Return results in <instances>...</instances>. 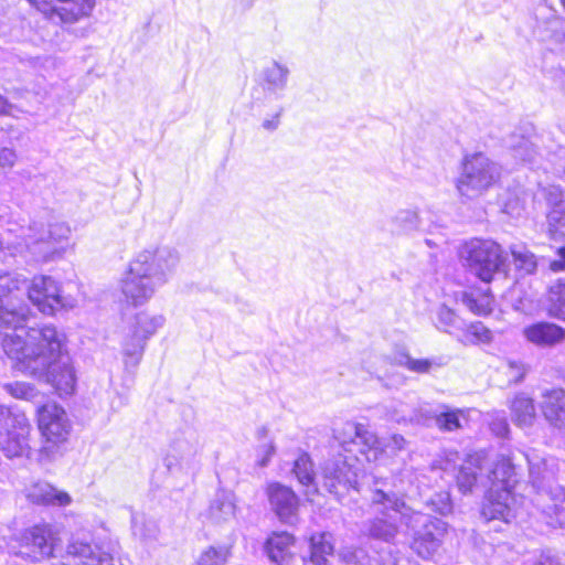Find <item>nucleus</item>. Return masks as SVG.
<instances>
[{"mask_svg": "<svg viewBox=\"0 0 565 565\" xmlns=\"http://www.w3.org/2000/svg\"><path fill=\"white\" fill-rule=\"evenodd\" d=\"M257 460L256 465L260 468H265L269 465L271 458L276 454V446L273 440L267 444L259 445L256 449Z\"/></svg>", "mask_w": 565, "mask_h": 565, "instance_id": "obj_45", "label": "nucleus"}, {"mask_svg": "<svg viewBox=\"0 0 565 565\" xmlns=\"http://www.w3.org/2000/svg\"><path fill=\"white\" fill-rule=\"evenodd\" d=\"M230 556V548L226 546H210L203 551L194 565H225Z\"/></svg>", "mask_w": 565, "mask_h": 565, "instance_id": "obj_37", "label": "nucleus"}, {"mask_svg": "<svg viewBox=\"0 0 565 565\" xmlns=\"http://www.w3.org/2000/svg\"><path fill=\"white\" fill-rule=\"evenodd\" d=\"M436 425L446 431H454L461 427L460 414L455 411L443 412L434 415Z\"/></svg>", "mask_w": 565, "mask_h": 565, "instance_id": "obj_41", "label": "nucleus"}, {"mask_svg": "<svg viewBox=\"0 0 565 565\" xmlns=\"http://www.w3.org/2000/svg\"><path fill=\"white\" fill-rule=\"evenodd\" d=\"M341 558L349 565H396V559L390 555L385 561L380 562L371 557L362 547H347L341 552Z\"/></svg>", "mask_w": 565, "mask_h": 565, "instance_id": "obj_31", "label": "nucleus"}, {"mask_svg": "<svg viewBox=\"0 0 565 565\" xmlns=\"http://www.w3.org/2000/svg\"><path fill=\"white\" fill-rule=\"evenodd\" d=\"M31 425L22 412L0 405V451L8 458L30 455Z\"/></svg>", "mask_w": 565, "mask_h": 565, "instance_id": "obj_12", "label": "nucleus"}, {"mask_svg": "<svg viewBox=\"0 0 565 565\" xmlns=\"http://www.w3.org/2000/svg\"><path fill=\"white\" fill-rule=\"evenodd\" d=\"M49 383L60 396H70L75 392L77 375L68 353L53 359L41 374H30Z\"/></svg>", "mask_w": 565, "mask_h": 565, "instance_id": "obj_14", "label": "nucleus"}, {"mask_svg": "<svg viewBox=\"0 0 565 565\" xmlns=\"http://www.w3.org/2000/svg\"><path fill=\"white\" fill-rule=\"evenodd\" d=\"M443 364L438 359H413L411 358L407 370L418 374H427L434 367H440Z\"/></svg>", "mask_w": 565, "mask_h": 565, "instance_id": "obj_42", "label": "nucleus"}, {"mask_svg": "<svg viewBox=\"0 0 565 565\" xmlns=\"http://www.w3.org/2000/svg\"><path fill=\"white\" fill-rule=\"evenodd\" d=\"M438 467H439L440 469L445 470V471H447V470H449V469H451V468H452V467H451V465H450V461H449V460H447V461L445 462V465H441V463H440Z\"/></svg>", "mask_w": 565, "mask_h": 565, "instance_id": "obj_62", "label": "nucleus"}, {"mask_svg": "<svg viewBox=\"0 0 565 565\" xmlns=\"http://www.w3.org/2000/svg\"><path fill=\"white\" fill-rule=\"evenodd\" d=\"M292 473L302 486H317L313 463L307 452H301L295 460Z\"/></svg>", "mask_w": 565, "mask_h": 565, "instance_id": "obj_33", "label": "nucleus"}, {"mask_svg": "<svg viewBox=\"0 0 565 565\" xmlns=\"http://www.w3.org/2000/svg\"><path fill=\"white\" fill-rule=\"evenodd\" d=\"M483 466L479 455L471 456L459 469L457 484L461 492L483 489V494H513L518 483L516 472L511 460L499 456L491 469L483 476Z\"/></svg>", "mask_w": 565, "mask_h": 565, "instance_id": "obj_5", "label": "nucleus"}, {"mask_svg": "<svg viewBox=\"0 0 565 565\" xmlns=\"http://www.w3.org/2000/svg\"><path fill=\"white\" fill-rule=\"evenodd\" d=\"M501 175V167L482 152L465 156L457 190L461 196L476 199L494 185Z\"/></svg>", "mask_w": 565, "mask_h": 565, "instance_id": "obj_10", "label": "nucleus"}, {"mask_svg": "<svg viewBox=\"0 0 565 565\" xmlns=\"http://www.w3.org/2000/svg\"><path fill=\"white\" fill-rule=\"evenodd\" d=\"M527 302H529L527 299H523L520 297V298H518V300H515L513 302L512 306H513L514 310L525 312L530 309V306Z\"/></svg>", "mask_w": 565, "mask_h": 565, "instance_id": "obj_59", "label": "nucleus"}, {"mask_svg": "<svg viewBox=\"0 0 565 565\" xmlns=\"http://www.w3.org/2000/svg\"><path fill=\"white\" fill-rule=\"evenodd\" d=\"M535 565H559L557 559L548 554L542 553Z\"/></svg>", "mask_w": 565, "mask_h": 565, "instance_id": "obj_58", "label": "nucleus"}, {"mask_svg": "<svg viewBox=\"0 0 565 565\" xmlns=\"http://www.w3.org/2000/svg\"><path fill=\"white\" fill-rule=\"evenodd\" d=\"M333 554L332 535L330 533H318L310 537L309 565H326L328 556ZM303 562L307 563L306 558Z\"/></svg>", "mask_w": 565, "mask_h": 565, "instance_id": "obj_27", "label": "nucleus"}, {"mask_svg": "<svg viewBox=\"0 0 565 565\" xmlns=\"http://www.w3.org/2000/svg\"><path fill=\"white\" fill-rule=\"evenodd\" d=\"M491 430L499 437L508 436L510 428L504 418L495 419L491 423Z\"/></svg>", "mask_w": 565, "mask_h": 565, "instance_id": "obj_51", "label": "nucleus"}, {"mask_svg": "<svg viewBox=\"0 0 565 565\" xmlns=\"http://www.w3.org/2000/svg\"><path fill=\"white\" fill-rule=\"evenodd\" d=\"M460 319L454 310L443 305L437 309L436 327L445 332L459 327Z\"/></svg>", "mask_w": 565, "mask_h": 565, "instance_id": "obj_39", "label": "nucleus"}, {"mask_svg": "<svg viewBox=\"0 0 565 565\" xmlns=\"http://www.w3.org/2000/svg\"><path fill=\"white\" fill-rule=\"evenodd\" d=\"M267 435H268V428L267 427L262 426L260 428L257 429L256 436H257L258 440L266 438Z\"/></svg>", "mask_w": 565, "mask_h": 565, "instance_id": "obj_61", "label": "nucleus"}, {"mask_svg": "<svg viewBox=\"0 0 565 565\" xmlns=\"http://www.w3.org/2000/svg\"><path fill=\"white\" fill-rule=\"evenodd\" d=\"M71 236L67 223L33 220L28 226L25 248L35 263H46L63 257Z\"/></svg>", "mask_w": 565, "mask_h": 565, "instance_id": "obj_8", "label": "nucleus"}, {"mask_svg": "<svg viewBox=\"0 0 565 565\" xmlns=\"http://www.w3.org/2000/svg\"><path fill=\"white\" fill-rule=\"evenodd\" d=\"M540 141L541 138L535 134L524 136L513 132L508 138L507 145L515 159L532 164L535 163L536 158L542 157Z\"/></svg>", "mask_w": 565, "mask_h": 565, "instance_id": "obj_22", "label": "nucleus"}, {"mask_svg": "<svg viewBox=\"0 0 565 565\" xmlns=\"http://www.w3.org/2000/svg\"><path fill=\"white\" fill-rule=\"evenodd\" d=\"M25 297L44 315L73 309L77 299L51 276H35L29 284L17 273L0 271V327L22 330L30 313Z\"/></svg>", "mask_w": 565, "mask_h": 565, "instance_id": "obj_1", "label": "nucleus"}, {"mask_svg": "<svg viewBox=\"0 0 565 565\" xmlns=\"http://www.w3.org/2000/svg\"><path fill=\"white\" fill-rule=\"evenodd\" d=\"M524 210L523 205L519 206V204L514 205L512 202H507L504 205V211L512 216H520L521 212Z\"/></svg>", "mask_w": 565, "mask_h": 565, "instance_id": "obj_57", "label": "nucleus"}, {"mask_svg": "<svg viewBox=\"0 0 565 565\" xmlns=\"http://www.w3.org/2000/svg\"><path fill=\"white\" fill-rule=\"evenodd\" d=\"M267 494H290L294 495L295 492L280 483H271L268 486Z\"/></svg>", "mask_w": 565, "mask_h": 565, "instance_id": "obj_55", "label": "nucleus"}, {"mask_svg": "<svg viewBox=\"0 0 565 565\" xmlns=\"http://www.w3.org/2000/svg\"><path fill=\"white\" fill-rule=\"evenodd\" d=\"M375 494H380V495H383V494H386L383 490H376V493Z\"/></svg>", "mask_w": 565, "mask_h": 565, "instance_id": "obj_63", "label": "nucleus"}, {"mask_svg": "<svg viewBox=\"0 0 565 565\" xmlns=\"http://www.w3.org/2000/svg\"><path fill=\"white\" fill-rule=\"evenodd\" d=\"M289 74L288 66L274 61L263 71L264 90L274 95L284 92L287 87Z\"/></svg>", "mask_w": 565, "mask_h": 565, "instance_id": "obj_26", "label": "nucleus"}, {"mask_svg": "<svg viewBox=\"0 0 565 565\" xmlns=\"http://www.w3.org/2000/svg\"><path fill=\"white\" fill-rule=\"evenodd\" d=\"M383 504L390 505L395 513H401L403 519H407L406 526L414 531L412 550L423 558H429L439 548L446 532L445 523L414 508L402 500L399 497H382Z\"/></svg>", "mask_w": 565, "mask_h": 565, "instance_id": "obj_6", "label": "nucleus"}, {"mask_svg": "<svg viewBox=\"0 0 565 565\" xmlns=\"http://www.w3.org/2000/svg\"><path fill=\"white\" fill-rule=\"evenodd\" d=\"M66 554L75 559V565H121L110 552L94 548L89 543L78 539H73L68 543Z\"/></svg>", "mask_w": 565, "mask_h": 565, "instance_id": "obj_19", "label": "nucleus"}, {"mask_svg": "<svg viewBox=\"0 0 565 565\" xmlns=\"http://www.w3.org/2000/svg\"><path fill=\"white\" fill-rule=\"evenodd\" d=\"M6 390L15 398L29 399L34 396V387L24 382L7 384Z\"/></svg>", "mask_w": 565, "mask_h": 565, "instance_id": "obj_43", "label": "nucleus"}, {"mask_svg": "<svg viewBox=\"0 0 565 565\" xmlns=\"http://www.w3.org/2000/svg\"><path fill=\"white\" fill-rule=\"evenodd\" d=\"M545 420L555 429L565 433V392L552 390L543 395L541 404Z\"/></svg>", "mask_w": 565, "mask_h": 565, "instance_id": "obj_21", "label": "nucleus"}, {"mask_svg": "<svg viewBox=\"0 0 565 565\" xmlns=\"http://www.w3.org/2000/svg\"><path fill=\"white\" fill-rule=\"evenodd\" d=\"M28 494H68L65 491L57 490L54 486L51 483L43 481V480H36L32 483L29 493Z\"/></svg>", "mask_w": 565, "mask_h": 565, "instance_id": "obj_47", "label": "nucleus"}, {"mask_svg": "<svg viewBox=\"0 0 565 565\" xmlns=\"http://www.w3.org/2000/svg\"><path fill=\"white\" fill-rule=\"evenodd\" d=\"M554 502L553 507V515L551 518H555V522L559 526L565 525V497H552Z\"/></svg>", "mask_w": 565, "mask_h": 565, "instance_id": "obj_49", "label": "nucleus"}, {"mask_svg": "<svg viewBox=\"0 0 565 565\" xmlns=\"http://www.w3.org/2000/svg\"><path fill=\"white\" fill-rule=\"evenodd\" d=\"M282 114V108H279V110L270 118L265 119L262 124L263 128L268 131H274L279 127L280 124V116Z\"/></svg>", "mask_w": 565, "mask_h": 565, "instance_id": "obj_53", "label": "nucleus"}, {"mask_svg": "<svg viewBox=\"0 0 565 565\" xmlns=\"http://www.w3.org/2000/svg\"><path fill=\"white\" fill-rule=\"evenodd\" d=\"M164 317L161 315L151 316L148 312H139L134 316L125 329L121 341L125 371L135 374L147 344L158 329L164 324Z\"/></svg>", "mask_w": 565, "mask_h": 565, "instance_id": "obj_11", "label": "nucleus"}, {"mask_svg": "<svg viewBox=\"0 0 565 565\" xmlns=\"http://www.w3.org/2000/svg\"><path fill=\"white\" fill-rule=\"evenodd\" d=\"M512 420L520 427L531 426L535 419V406L533 399L524 394H518L511 403Z\"/></svg>", "mask_w": 565, "mask_h": 565, "instance_id": "obj_28", "label": "nucleus"}, {"mask_svg": "<svg viewBox=\"0 0 565 565\" xmlns=\"http://www.w3.org/2000/svg\"><path fill=\"white\" fill-rule=\"evenodd\" d=\"M384 499L380 497L374 502V511L382 514L381 518H375L369 525V535L373 539L384 542H393L398 533L396 521L399 520L406 525L407 519H403L401 513H395L392 507L383 504Z\"/></svg>", "mask_w": 565, "mask_h": 565, "instance_id": "obj_17", "label": "nucleus"}, {"mask_svg": "<svg viewBox=\"0 0 565 565\" xmlns=\"http://www.w3.org/2000/svg\"><path fill=\"white\" fill-rule=\"evenodd\" d=\"M57 537L47 524L34 525L13 533L7 541L12 565L41 563L55 555Z\"/></svg>", "mask_w": 565, "mask_h": 565, "instance_id": "obj_7", "label": "nucleus"}, {"mask_svg": "<svg viewBox=\"0 0 565 565\" xmlns=\"http://www.w3.org/2000/svg\"><path fill=\"white\" fill-rule=\"evenodd\" d=\"M39 428L45 439L64 441L71 431V424L64 408L49 403L39 409Z\"/></svg>", "mask_w": 565, "mask_h": 565, "instance_id": "obj_15", "label": "nucleus"}, {"mask_svg": "<svg viewBox=\"0 0 565 565\" xmlns=\"http://www.w3.org/2000/svg\"><path fill=\"white\" fill-rule=\"evenodd\" d=\"M294 536L288 532H274L265 543V552L276 565H288L292 558Z\"/></svg>", "mask_w": 565, "mask_h": 565, "instance_id": "obj_24", "label": "nucleus"}, {"mask_svg": "<svg viewBox=\"0 0 565 565\" xmlns=\"http://www.w3.org/2000/svg\"><path fill=\"white\" fill-rule=\"evenodd\" d=\"M52 21L75 23L87 18L95 6V0H28Z\"/></svg>", "mask_w": 565, "mask_h": 565, "instance_id": "obj_13", "label": "nucleus"}, {"mask_svg": "<svg viewBox=\"0 0 565 565\" xmlns=\"http://www.w3.org/2000/svg\"><path fill=\"white\" fill-rule=\"evenodd\" d=\"M544 199L550 206L547 213V232L553 239L565 238V193L559 185H547L542 189Z\"/></svg>", "mask_w": 565, "mask_h": 565, "instance_id": "obj_16", "label": "nucleus"}, {"mask_svg": "<svg viewBox=\"0 0 565 565\" xmlns=\"http://www.w3.org/2000/svg\"><path fill=\"white\" fill-rule=\"evenodd\" d=\"M562 4H563V7H564V9H565V0H562Z\"/></svg>", "mask_w": 565, "mask_h": 565, "instance_id": "obj_64", "label": "nucleus"}, {"mask_svg": "<svg viewBox=\"0 0 565 565\" xmlns=\"http://www.w3.org/2000/svg\"><path fill=\"white\" fill-rule=\"evenodd\" d=\"M36 498V503H56L58 505H67L71 503V497H66V495H63V497H35Z\"/></svg>", "mask_w": 565, "mask_h": 565, "instance_id": "obj_52", "label": "nucleus"}, {"mask_svg": "<svg viewBox=\"0 0 565 565\" xmlns=\"http://www.w3.org/2000/svg\"><path fill=\"white\" fill-rule=\"evenodd\" d=\"M66 337L53 324L30 328L25 339L21 334H6L2 347L6 354L18 362L26 374H41L53 359L68 353Z\"/></svg>", "mask_w": 565, "mask_h": 565, "instance_id": "obj_4", "label": "nucleus"}, {"mask_svg": "<svg viewBox=\"0 0 565 565\" xmlns=\"http://www.w3.org/2000/svg\"><path fill=\"white\" fill-rule=\"evenodd\" d=\"M390 231L393 235L409 236L424 230V222L418 209H401L392 215L388 221Z\"/></svg>", "mask_w": 565, "mask_h": 565, "instance_id": "obj_23", "label": "nucleus"}, {"mask_svg": "<svg viewBox=\"0 0 565 565\" xmlns=\"http://www.w3.org/2000/svg\"><path fill=\"white\" fill-rule=\"evenodd\" d=\"M405 444H406V440L402 435H393L390 438V441L386 445V447L392 448L393 450H402V449H404Z\"/></svg>", "mask_w": 565, "mask_h": 565, "instance_id": "obj_56", "label": "nucleus"}, {"mask_svg": "<svg viewBox=\"0 0 565 565\" xmlns=\"http://www.w3.org/2000/svg\"><path fill=\"white\" fill-rule=\"evenodd\" d=\"M513 500L514 497H484L481 504V516L484 521L502 520L510 522L511 518L514 516L513 509L509 500Z\"/></svg>", "mask_w": 565, "mask_h": 565, "instance_id": "obj_25", "label": "nucleus"}, {"mask_svg": "<svg viewBox=\"0 0 565 565\" xmlns=\"http://www.w3.org/2000/svg\"><path fill=\"white\" fill-rule=\"evenodd\" d=\"M334 438L345 452H352L353 447H356L361 458L339 455V458L327 461L322 467L320 482L330 494L360 492L359 468L352 460L377 461L383 454L382 443L365 425L352 422H347L341 429H337Z\"/></svg>", "mask_w": 565, "mask_h": 565, "instance_id": "obj_2", "label": "nucleus"}, {"mask_svg": "<svg viewBox=\"0 0 565 565\" xmlns=\"http://www.w3.org/2000/svg\"><path fill=\"white\" fill-rule=\"evenodd\" d=\"M60 443L61 441L45 439L44 445L39 450L38 460L41 463H46V462L52 461L58 452V444Z\"/></svg>", "mask_w": 565, "mask_h": 565, "instance_id": "obj_46", "label": "nucleus"}, {"mask_svg": "<svg viewBox=\"0 0 565 565\" xmlns=\"http://www.w3.org/2000/svg\"><path fill=\"white\" fill-rule=\"evenodd\" d=\"M269 499L280 522L292 525L298 521V497H269Z\"/></svg>", "mask_w": 565, "mask_h": 565, "instance_id": "obj_29", "label": "nucleus"}, {"mask_svg": "<svg viewBox=\"0 0 565 565\" xmlns=\"http://www.w3.org/2000/svg\"><path fill=\"white\" fill-rule=\"evenodd\" d=\"M463 265L483 282L505 271L507 257L499 244L491 239L472 238L460 248Z\"/></svg>", "mask_w": 565, "mask_h": 565, "instance_id": "obj_9", "label": "nucleus"}, {"mask_svg": "<svg viewBox=\"0 0 565 565\" xmlns=\"http://www.w3.org/2000/svg\"><path fill=\"white\" fill-rule=\"evenodd\" d=\"M234 503L227 497L215 499L210 508L211 516L216 521L226 520L234 514Z\"/></svg>", "mask_w": 565, "mask_h": 565, "instance_id": "obj_40", "label": "nucleus"}, {"mask_svg": "<svg viewBox=\"0 0 565 565\" xmlns=\"http://www.w3.org/2000/svg\"><path fill=\"white\" fill-rule=\"evenodd\" d=\"M11 106L8 105L7 100L0 96V115L9 113ZM4 136V132L0 130V141H2V138ZM18 160V154L15 150L11 147H8L6 145H0V168L11 169Z\"/></svg>", "mask_w": 565, "mask_h": 565, "instance_id": "obj_36", "label": "nucleus"}, {"mask_svg": "<svg viewBox=\"0 0 565 565\" xmlns=\"http://www.w3.org/2000/svg\"><path fill=\"white\" fill-rule=\"evenodd\" d=\"M179 253L169 246L145 249L130 263L121 281L127 302L141 306L168 282L179 265Z\"/></svg>", "mask_w": 565, "mask_h": 565, "instance_id": "obj_3", "label": "nucleus"}, {"mask_svg": "<svg viewBox=\"0 0 565 565\" xmlns=\"http://www.w3.org/2000/svg\"><path fill=\"white\" fill-rule=\"evenodd\" d=\"M427 507L440 515H448L452 512L454 504L451 497H433L427 501Z\"/></svg>", "mask_w": 565, "mask_h": 565, "instance_id": "obj_44", "label": "nucleus"}, {"mask_svg": "<svg viewBox=\"0 0 565 565\" xmlns=\"http://www.w3.org/2000/svg\"><path fill=\"white\" fill-rule=\"evenodd\" d=\"M196 448L188 440L173 441L166 456L163 465L171 475L188 473L196 467Z\"/></svg>", "mask_w": 565, "mask_h": 565, "instance_id": "obj_18", "label": "nucleus"}, {"mask_svg": "<svg viewBox=\"0 0 565 565\" xmlns=\"http://www.w3.org/2000/svg\"><path fill=\"white\" fill-rule=\"evenodd\" d=\"M411 358L412 356L405 349H398L392 354L391 361L393 364H396V365L403 366V367H407Z\"/></svg>", "mask_w": 565, "mask_h": 565, "instance_id": "obj_50", "label": "nucleus"}, {"mask_svg": "<svg viewBox=\"0 0 565 565\" xmlns=\"http://www.w3.org/2000/svg\"><path fill=\"white\" fill-rule=\"evenodd\" d=\"M515 266L524 270L525 274H532L536 269V257L525 247H514L511 250Z\"/></svg>", "mask_w": 565, "mask_h": 565, "instance_id": "obj_38", "label": "nucleus"}, {"mask_svg": "<svg viewBox=\"0 0 565 565\" xmlns=\"http://www.w3.org/2000/svg\"><path fill=\"white\" fill-rule=\"evenodd\" d=\"M28 234V228L25 230V232L23 233V244H18V245H14L13 248L17 250V253L21 254V255H24V257H30V259L32 262H34L31 257V254L26 250L25 248V235Z\"/></svg>", "mask_w": 565, "mask_h": 565, "instance_id": "obj_60", "label": "nucleus"}, {"mask_svg": "<svg viewBox=\"0 0 565 565\" xmlns=\"http://www.w3.org/2000/svg\"><path fill=\"white\" fill-rule=\"evenodd\" d=\"M526 341L537 347H554L565 340V329L552 322H535L522 331Z\"/></svg>", "mask_w": 565, "mask_h": 565, "instance_id": "obj_20", "label": "nucleus"}, {"mask_svg": "<svg viewBox=\"0 0 565 565\" xmlns=\"http://www.w3.org/2000/svg\"><path fill=\"white\" fill-rule=\"evenodd\" d=\"M132 533L140 541L148 543L157 540L159 527L154 520L136 514L132 516Z\"/></svg>", "mask_w": 565, "mask_h": 565, "instance_id": "obj_34", "label": "nucleus"}, {"mask_svg": "<svg viewBox=\"0 0 565 565\" xmlns=\"http://www.w3.org/2000/svg\"><path fill=\"white\" fill-rule=\"evenodd\" d=\"M493 340L492 331L482 322L476 321L468 324L463 332V342L469 344L490 343Z\"/></svg>", "mask_w": 565, "mask_h": 565, "instance_id": "obj_35", "label": "nucleus"}, {"mask_svg": "<svg viewBox=\"0 0 565 565\" xmlns=\"http://www.w3.org/2000/svg\"><path fill=\"white\" fill-rule=\"evenodd\" d=\"M507 365L511 381L515 383L521 382L527 371L525 364L521 361L508 360Z\"/></svg>", "mask_w": 565, "mask_h": 565, "instance_id": "obj_48", "label": "nucleus"}, {"mask_svg": "<svg viewBox=\"0 0 565 565\" xmlns=\"http://www.w3.org/2000/svg\"><path fill=\"white\" fill-rule=\"evenodd\" d=\"M548 312L552 317L565 321V279H557L548 290Z\"/></svg>", "mask_w": 565, "mask_h": 565, "instance_id": "obj_32", "label": "nucleus"}, {"mask_svg": "<svg viewBox=\"0 0 565 565\" xmlns=\"http://www.w3.org/2000/svg\"><path fill=\"white\" fill-rule=\"evenodd\" d=\"M557 254L559 259L553 260L550 264L551 270L555 273L565 270V246L558 248Z\"/></svg>", "mask_w": 565, "mask_h": 565, "instance_id": "obj_54", "label": "nucleus"}, {"mask_svg": "<svg viewBox=\"0 0 565 565\" xmlns=\"http://www.w3.org/2000/svg\"><path fill=\"white\" fill-rule=\"evenodd\" d=\"M462 303L473 313L479 316L489 315L492 311L493 297L487 291L470 290L462 292Z\"/></svg>", "mask_w": 565, "mask_h": 565, "instance_id": "obj_30", "label": "nucleus"}]
</instances>
